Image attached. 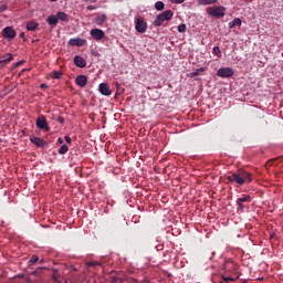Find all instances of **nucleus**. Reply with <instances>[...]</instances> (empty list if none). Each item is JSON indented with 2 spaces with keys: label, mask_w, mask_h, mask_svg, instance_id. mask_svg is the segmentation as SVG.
<instances>
[{
  "label": "nucleus",
  "mask_w": 283,
  "mask_h": 283,
  "mask_svg": "<svg viewBox=\"0 0 283 283\" xmlns=\"http://www.w3.org/2000/svg\"><path fill=\"white\" fill-rule=\"evenodd\" d=\"M228 182L234 184L237 187H242L249 182H253V175L244 169H238L226 177Z\"/></svg>",
  "instance_id": "f257e3e1"
},
{
  "label": "nucleus",
  "mask_w": 283,
  "mask_h": 283,
  "mask_svg": "<svg viewBox=\"0 0 283 283\" xmlns=\"http://www.w3.org/2000/svg\"><path fill=\"white\" fill-rule=\"evenodd\" d=\"M174 19V12L171 10H166L163 13H159L153 24L155 28H160L165 21H171Z\"/></svg>",
  "instance_id": "f03ea898"
},
{
  "label": "nucleus",
  "mask_w": 283,
  "mask_h": 283,
  "mask_svg": "<svg viewBox=\"0 0 283 283\" xmlns=\"http://www.w3.org/2000/svg\"><path fill=\"white\" fill-rule=\"evenodd\" d=\"M207 12L210 14V17H214V19H224V14H227V8L213 6L208 8Z\"/></svg>",
  "instance_id": "7ed1b4c3"
},
{
  "label": "nucleus",
  "mask_w": 283,
  "mask_h": 283,
  "mask_svg": "<svg viewBox=\"0 0 283 283\" xmlns=\"http://www.w3.org/2000/svg\"><path fill=\"white\" fill-rule=\"evenodd\" d=\"M135 30L139 32V34H145L147 32V22H145L143 17L136 18Z\"/></svg>",
  "instance_id": "20e7f679"
},
{
  "label": "nucleus",
  "mask_w": 283,
  "mask_h": 283,
  "mask_svg": "<svg viewBox=\"0 0 283 283\" xmlns=\"http://www.w3.org/2000/svg\"><path fill=\"white\" fill-rule=\"evenodd\" d=\"M36 127H39V129H43L44 132H50V125H48V119L45 116L40 115L36 118Z\"/></svg>",
  "instance_id": "39448f33"
},
{
  "label": "nucleus",
  "mask_w": 283,
  "mask_h": 283,
  "mask_svg": "<svg viewBox=\"0 0 283 283\" xmlns=\"http://www.w3.org/2000/svg\"><path fill=\"white\" fill-rule=\"evenodd\" d=\"M232 75L233 69L231 67H223L217 71V76H220L221 78H231Z\"/></svg>",
  "instance_id": "423d86ee"
},
{
  "label": "nucleus",
  "mask_w": 283,
  "mask_h": 283,
  "mask_svg": "<svg viewBox=\"0 0 283 283\" xmlns=\"http://www.w3.org/2000/svg\"><path fill=\"white\" fill-rule=\"evenodd\" d=\"M30 140L33 145H35V147H40L41 149H45V147H48V142L41 137L31 136Z\"/></svg>",
  "instance_id": "0eeeda50"
},
{
  "label": "nucleus",
  "mask_w": 283,
  "mask_h": 283,
  "mask_svg": "<svg viewBox=\"0 0 283 283\" xmlns=\"http://www.w3.org/2000/svg\"><path fill=\"white\" fill-rule=\"evenodd\" d=\"M90 34L94 39V41H103V38L105 36V31L101 29H92L90 31Z\"/></svg>",
  "instance_id": "6e6552de"
},
{
  "label": "nucleus",
  "mask_w": 283,
  "mask_h": 283,
  "mask_svg": "<svg viewBox=\"0 0 283 283\" xmlns=\"http://www.w3.org/2000/svg\"><path fill=\"white\" fill-rule=\"evenodd\" d=\"M87 44V40L82 38H73L69 40V45L76 46V48H83V45Z\"/></svg>",
  "instance_id": "1a4fd4ad"
},
{
  "label": "nucleus",
  "mask_w": 283,
  "mask_h": 283,
  "mask_svg": "<svg viewBox=\"0 0 283 283\" xmlns=\"http://www.w3.org/2000/svg\"><path fill=\"white\" fill-rule=\"evenodd\" d=\"M3 38L4 39H14L17 36V31L12 27H7L2 31Z\"/></svg>",
  "instance_id": "9d476101"
},
{
  "label": "nucleus",
  "mask_w": 283,
  "mask_h": 283,
  "mask_svg": "<svg viewBox=\"0 0 283 283\" xmlns=\"http://www.w3.org/2000/svg\"><path fill=\"white\" fill-rule=\"evenodd\" d=\"M99 93L103 94V96H112V90L109 88V84H99Z\"/></svg>",
  "instance_id": "9b49d317"
},
{
  "label": "nucleus",
  "mask_w": 283,
  "mask_h": 283,
  "mask_svg": "<svg viewBox=\"0 0 283 283\" xmlns=\"http://www.w3.org/2000/svg\"><path fill=\"white\" fill-rule=\"evenodd\" d=\"M73 61L76 67H86L87 65V62L81 55H75Z\"/></svg>",
  "instance_id": "f8f14e48"
},
{
  "label": "nucleus",
  "mask_w": 283,
  "mask_h": 283,
  "mask_svg": "<svg viewBox=\"0 0 283 283\" xmlns=\"http://www.w3.org/2000/svg\"><path fill=\"white\" fill-rule=\"evenodd\" d=\"M75 83L78 87H85L87 85V76L86 75H77L75 78Z\"/></svg>",
  "instance_id": "ddd939ff"
},
{
  "label": "nucleus",
  "mask_w": 283,
  "mask_h": 283,
  "mask_svg": "<svg viewBox=\"0 0 283 283\" xmlns=\"http://www.w3.org/2000/svg\"><path fill=\"white\" fill-rule=\"evenodd\" d=\"M39 29V23L34 22V21H31V22H28L27 23V30L29 32H34L35 30Z\"/></svg>",
  "instance_id": "4468645a"
},
{
  "label": "nucleus",
  "mask_w": 283,
  "mask_h": 283,
  "mask_svg": "<svg viewBox=\"0 0 283 283\" xmlns=\"http://www.w3.org/2000/svg\"><path fill=\"white\" fill-rule=\"evenodd\" d=\"M105 21H107V15L106 14L97 15L95 18L96 25H103V23H105Z\"/></svg>",
  "instance_id": "2eb2a0df"
},
{
  "label": "nucleus",
  "mask_w": 283,
  "mask_h": 283,
  "mask_svg": "<svg viewBox=\"0 0 283 283\" xmlns=\"http://www.w3.org/2000/svg\"><path fill=\"white\" fill-rule=\"evenodd\" d=\"M46 22L49 23V25H57L59 18L56 15H49Z\"/></svg>",
  "instance_id": "dca6fc26"
},
{
  "label": "nucleus",
  "mask_w": 283,
  "mask_h": 283,
  "mask_svg": "<svg viewBox=\"0 0 283 283\" xmlns=\"http://www.w3.org/2000/svg\"><path fill=\"white\" fill-rule=\"evenodd\" d=\"M235 25H242V20L240 18H235L233 21L229 22L230 30H233Z\"/></svg>",
  "instance_id": "f3484780"
},
{
  "label": "nucleus",
  "mask_w": 283,
  "mask_h": 283,
  "mask_svg": "<svg viewBox=\"0 0 283 283\" xmlns=\"http://www.w3.org/2000/svg\"><path fill=\"white\" fill-rule=\"evenodd\" d=\"M0 60H3V63L8 65V63L14 60V55H12V53H8L7 55L0 57Z\"/></svg>",
  "instance_id": "a211bd4d"
},
{
  "label": "nucleus",
  "mask_w": 283,
  "mask_h": 283,
  "mask_svg": "<svg viewBox=\"0 0 283 283\" xmlns=\"http://www.w3.org/2000/svg\"><path fill=\"white\" fill-rule=\"evenodd\" d=\"M199 6H211L213 3H218V0H199Z\"/></svg>",
  "instance_id": "6ab92c4d"
},
{
  "label": "nucleus",
  "mask_w": 283,
  "mask_h": 283,
  "mask_svg": "<svg viewBox=\"0 0 283 283\" xmlns=\"http://www.w3.org/2000/svg\"><path fill=\"white\" fill-rule=\"evenodd\" d=\"M66 151H70V147H67V145H62L61 147H60V149H59V154H60V156H65V153Z\"/></svg>",
  "instance_id": "aec40b11"
},
{
  "label": "nucleus",
  "mask_w": 283,
  "mask_h": 283,
  "mask_svg": "<svg viewBox=\"0 0 283 283\" xmlns=\"http://www.w3.org/2000/svg\"><path fill=\"white\" fill-rule=\"evenodd\" d=\"M56 17H57V21L60 20V21H65V22H67V15H66V13L65 12H57V14H56Z\"/></svg>",
  "instance_id": "412c9836"
},
{
  "label": "nucleus",
  "mask_w": 283,
  "mask_h": 283,
  "mask_svg": "<svg viewBox=\"0 0 283 283\" xmlns=\"http://www.w3.org/2000/svg\"><path fill=\"white\" fill-rule=\"evenodd\" d=\"M251 200H252V198L250 197V195H247V196H244V197L239 198V199L237 200V202H239V203L242 205V202H251Z\"/></svg>",
  "instance_id": "4be33fe9"
},
{
  "label": "nucleus",
  "mask_w": 283,
  "mask_h": 283,
  "mask_svg": "<svg viewBox=\"0 0 283 283\" xmlns=\"http://www.w3.org/2000/svg\"><path fill=\"white\" fill-rule=\"evenodd\" d=\"M155 8H156V10H158L159 12L163 11V10H165V2H163V1H157V2L155 3Z\"/></svg>",
  "instance_id": "5701e85b"
},
{
  "label": "nucleus",
  "mask_w": 283,
  "mask_h": 283,
  "mask_svg": "<svg viewBox=\"0 0 283 283\" xmlns=\"http://www.w3.org/2000/svg\"><path fill=\"white\" fill-rule=\"evenodd\" d=\"M212 53L214 54V56H218L219 59L220 56H222V51L220 50V46H213Z\"/></svg>",
  "instance_id": "b1692460"
},
{
  "label": "nucleus",
  "mask_w": 283,
  "mask_h": 283,
  "mask_svg": "<svg viewBox=\"0 0 283 283\" xmlns=\"http://www.w3.org/2000/svg\"><path fill=\"white\" fill-rule=\"evenodd\" d=\"M62 75H63V73H61V71H53L52 72V77L53 78L59 80V78H61Z\"/></svg>",
  "instance_id": "393cba45"
},
{
  "label": "nucleus",
  "mask_w": 283,
  "mask_h": 283,
  "mask_svg": "<svg viewBox=\"0 0 283 283\" xmlns=\"http://www.w3.org/2000/svg\"><path fill=\"white\" fill-rule=\"evenodd\" d=\"M178 32H180V33L187 32V24H180L178 27Z\"/></svg>",
  "instance_id": "a878e982"
},
{
  "label": "nucleus",
  "mask_w": 283,
  "mask_h": 283,
  "mask_svg": "<svg viewBox=\"0 0 283 283\" xmlns=\"http://www.w3.org/2000/svg\"><path fill=\"white\" fill-rule=\"evenodd\" d=\"M238 211H241V213L244 212V205L237 201Z\"/></svg>",
  "instance_id": "bb28decb"
},
{
  "label": "nucleus",
  "mask_w": 283,
  "mask_h": 283,
  "mask_svg": "<svg viewBox=\"0 0 283 283\" xmlns=\"http://www.w3.org/2000/svg\"><path fill=\"white\" fill-rule=\"evenodd\" d=\"M200 72H205V69H199L191 73V76H199Z\"/></svg>",
  "instance_id": "cd10ccee"
},
{
  "label": "nucleus",
  "mask_w": 283,
  "mask_h": 283,
  "mask_svg": "<svg viewBox=\"0 0 283 283\" xmlns=\"http://www.w3.org/2000/svg\"><path fill=\"white\" fill-rule=\"evenodd\" d=\"M39 260V256L38 255H32L31 259H30V263L31 264H35V262Z\"/></svg>",
  "instance_id": "c85d7f7f"
},
{
  "label": "nucleus",
  "mask_w": 283,
  "mask_h": 283,
  "mask_svg": "<svg viewBox=\"0 0 283 283\" xmlns=\"http://www.w3.org/2000/svg\"><path fill=\"white\" fill-rule=\"evenodd\" d=\"M64 139H65V142H66L69 145H72V137H71V136H65Z\"/></svg>",
  "instance_id": "c756f323"
},
{
  "label": "nucleus",
  "mask_w": 283,
  "mask_h": 283,
  "mask_svg": "<svg viewBox=\"0 0 283 283\" xmlns=\"http://www.w3.org/2000/svg\"><path fill=\"white\" fill-rule=\"evenodd\" d=\"M6 10H8V6L7 4L0 6V12H6Z\"/></svg>",
  "instance_id": "7c9ffc66"
},
{
  "label": "nucleus",
  "mask_w": 283,
  "mask_h": 283,
  "mask_svg": "<svg viewBox=\"0 0 283 283\" xmlns=\"http://www.w3.org/2000/svg\"><path fill=\"white\" fill-rule=\"evenodd\" d=\"M6 65H8L6 62H3V60L0 59V70L6 67Z\"/></svg>",
  "instance_id": "2f4dec72"
},
{
  "label": "nucleus",
  "mask_w": 283,
  "mask_h": 283,
  "mask_svg": "<svg viewBox=\"0 0 283 283\" xmlns=\"http://www.w3.org/2000/svg\"><path fill=\"white\" fill-rule=\"evenodd\" d=\"M223 282H227V283H229V282H233V279H231V277L227 276V277H223Z\"/></svg>",
  "instance_id": "473e14b6"
},
{
  "label": "nucleus",
  "mask_w": 283,
  "mask_h": 283,
  "mask_svg": "<svg viewBox=\"0 0 283 283\" xmlns=\"http://www.w3.org/2000/svg\"><path fill=\"white\" fill-rule=\"evenodd\" d=\"M57 123H60L61 125H63V123H65V118L59 117V118H57Z\"/></svg>",
  "instance_id": "72a5a7b5"
},
{
  "label": "nucleus",
  "mask_w": 283,
  "mask_h": 283,
  "mask_svg": "<svg viewBox=\"0 0 283 283\" xmlns=\"http://www.w3.org/2000/svg\"><path fill=\"white\" fill-rule=\"evenodd\" d=\"M172 3H185V0H170Z\"/></svg>",
  "instance_id": "f704fd0d"
},
{
  "label": "nucleus",
  "mask_w": 283,
  "mask_h": 283,
  "mask_svg": "<svg viewBox=\"0 0 283 283\" xmlns=\"http://www.w3.org/2000/svg\"><path fill=\"white\" fill-rule=\"evenodd\" d=\"M86 10H96V7H94V6H87V7H86Z\"/></svg>",
  "instance_id": "c9c22d12"
},
{
  "label": "nucleus",
  "mask_w": 283,
  "mask_h": 283,
  "mask_svg": "<svg viewBox=\"0 0 283 283\" xmlns=\"http://www.w3.org/2000/svg\"><path fill=\"white\" fill-rule=\"evenodd\" d=\"M57 143H59V145H63V138H57Z\"/></svg>",
  "instance_id": "e433bc0d"
},
{
  "label": "nucleus",
  "mask_w": 283,
  "mask_h": 283,
  "mask_svg": "<svg viewBox=\"0 0 283 283\" xmlns=\"http://www.w3.org/2000/svg\"><path fill=\"white\" fill-rule=\"evenodd\" d=\"M21 39H25V33H20Z\"/></svg>",
  "instance_id": "4c0bfd02"
},
{
  "label": "nucleus",
  "mask_w": 283,
  "mask_h": 283,
  "mask_svg": "<svg viewBox=\"0 0 283 283\" xmlns=\"http://www.w3.org/2000/svg\"><path fill=\"white\" fill-rule=\"evenodd\" d=\"M90 1L91 3H96L97 0H86Z\"/></svg>",
  "instance_id": "58836bf2"
},
{
  "label": "nucleus",
  "mask_w": 283,
  "mask_h": 283,
  "mask_svg": "<svg viewBox=\"0 0 283 283\" xmlns=\"http://www.w3.org/2000/svg\"><path fill=\"white\" fill-rule=\"evenodd\" d=\"M41 87L42 88L48 87V84H41Z\"/></svg>",
  "instance_id": "ea45409f"
},
{
  "label": "nucleus",
  "mask_w": 283,
  "mask_h": 283,
  "mask_svg": "<svg viewBox=\"0 0 283 283\" xmlns=\"http://www.w3.org/2000/svg\"><path fill=\"white\" fill-rule=\"evenodd\" d=\"M32 275H36V271L32 272Z\"/></svg>",
  "instance_id": "a19ab883"
},
{
  "label": "nucleus",
  "mask_w": 283,
  "mask_h": 283,
  "mask_svg": "<svg viewBox=\"0 0 283 283\" xmlns=\"http://www.w3.org/2000/svg\"><path fill=\"white\" fill-rule=\"evenodd\" d=\"M98 265V263H93V266Z\"/></svg>",
  "instance_id": "79ce46f5"
},
{
  "label": "nucleus",
  "mask_w": 283,
  "mask_h": 283,
  "mask_svg": "<svg viewBox=\"0 0 283 283\" xmlns=\"http://www.w3.org/2000/svg\"><path fill=\"white\" fill-rule=\"evenodd\" d=\"M18 65H21V62H18Z\"/></svg>",
  "instance_id": "37998d69"
},
{
  "label": "nucleus",
  "mask_w": 283,
  "mask_h": 283,
  "mask_svg": "<svg viewBox=\"0 0 283 283\" xmlns=\"http://www.w3.org/2000/svg\"><path fill=\"white\" fill-rule=\"evenodd\" d=\"M282 56H283V51H282Z\"/></svg>",
  "instance_id": "c03bdc74"
}]
</instances>
